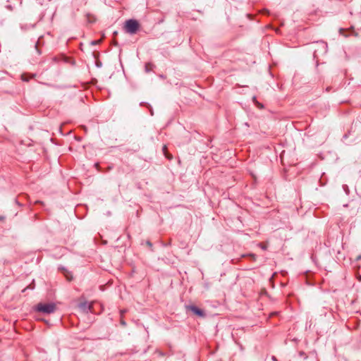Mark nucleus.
Instances as JSON below:
<instances>
[{"label": "nucleus", "mask_w": 361, "mask_h": 361, "mask_svg": "<svg viewBox=\"0 0 361 361\" xmlns=\"http://www.w3.org/2000/svg\"><path fill=\"white\" fill-rule=\"evenodd\" d=\"M139 27L140 25L136 20L130 19L126 21L124 30L127 33L134 35L137 32Z\"/></svg>", "instance_id": "1"}, {"label": "nucleus", "mask_w": 361, "mask_h": 361, "mask_svg": "<svg viewBox=\"0 0 361 361\" xmlns=\"http://www.w3.org/2000/svg\"><path fill=\"white\" fill-rule=\"evenodd\" d=\"M35 310L40 312L51 314L56 310V305L54 303H39Z\"/></svg>", "instance_id": "2"}, {"label": "nucleus", "mask_w": 361, "mask_h": 361, "mask_svg": "<svg viewBox=\"0 0 361 361\" xmlns=\"http://www.w3.org/2000/svg\"><path fill=\"white\" fill-rule=\"evenodd\" d=\"M188 308L191 310L194 314L200 316V317H204V313L203 312V311L199 308H197V307L195 306H189L188 307Z\"/></svg>", "instance_id": "3"}, {"label": "nucleus", "mask_w": 361, "mask_h": 361, "mask_svg": "<svg viewBox=\"0 0 361 361\" xmlns=\"http://www.w3.org/2000/svg\"><path fill=\"white\" fill-rule=\"evenodd\" d=\"M153 67H154L153 64H152L150 63H147L145 65V71H146V72H149V71H152Z\"/></svg>", "instance_id": "4"}, {"label": "nucleus", "mask_w": 361, "mask_h": 361, "mask_svg": "<svg viewBox=\"0 0 361 361\" xmlns=\"http://www.w3.org/2000/svg\"><path fill=\"white\" fill-rule=\"evenodd\" d=\"M252 99H253V102L257 105V106L259 109H263V107H264L263 105L257 101L255 97H254Z\"/></svg>", "instance_id": "5"}, {"label": "nucleus", "mask_w": 361, "mask_h": 361, "mask_svg": "<svg viewBox=\"0 0 361 361\" xmlns=\"http://www.w3.org/2000/svg\"><path fill=\"white\" fill-rule=\"evenodd\" d=\"M21 78L23 81H28L30 79L29 78L27 77V75L25 74H23L21 76Z\"/></svg>", "instance_id": "6"}, {"label": "nucleus", "mask_w": 361, "mask_h": 361, "mask_svg": "<svg viewBox=\"0 0 361 361\" xmlns=\"http://www.w3.org/2000/svg\"><path fill=\"white\" fill-rule=\"evenodd\" d=\"M259 246L262 250H267V246L266 245H264V244H262V243L259 244Z\"/></svg>", "instance_id": "7"}, {"label": "nucleus", "mask_w": 361, "mask_h": 361, "mask_svg": "<svg viewBox=\"0 0 361 361\" xmlns=\"http://www.w3.org/2000/svg\"><path fill=\"white\" fill-rule=\"evenodd\" d=\"M163 152H164L165 155L169 158V159H171V157H168L166 153V145H164L163 146Z\"/></svg>", "instance_id": "8"}, {"label": "nucleus", "mask_w": 361, "mask_h": 361, "mask_svg": "<svg viewBox=\"0 0 361 361\" xmlns=\"http://www.w3.org/2000/svg\"><path fill=\"white\" fill-rule=\"evenodd\" d=\"M300 356H304V359H306L307 357L305 355V353L303 352H300Z\"/></svg>", "instance_id": "9"}, {"label": "nucleus", "mask_w": 361, "mask_h": 361, "mask_svg": "<svg viewBox=\"0 0 361 361\" xmlns=\"http://www.w3.org/2000/svg\"><path fill=\"white\" fill-rule=\"evenodd\" d=\"M99 42H100V40H99V41H92V42H91V44H97L99 43Z\"/></svg>", "instance_id": "10"}, {"label": "nucleus", "mask_w": 361, "mask_h": 361, "mask_svg": "<svg viewBox=\"0 0 361 361\" xmlns=\"http://www.w3.org/2000/svg\"><path fill=\"white\" fill-rule=\"evenodd\" d=\"M121 323L123 326H126V322L124 321H123V320H121Z\"/></svg>", "instance_id": "11"}, {"label": "nucleus", "mask_w": 361, "mask_h": 361, "mask_svg": "<svg viewBox=\"0 0 361 361\" xmlns=\"http://www.w3.org/2000/svg\"><path fill=\"white\" fill-rule=\"evenodd\" d=\"M125 312H126V310H122L121 311V314H123Z\"/></svg>", "instance_id": "12"}, {"label": "nucleus", "mask_w": 361, "mask_h": 361, "mask_svg": "<svg viewBox=\"0 0 361 361\" xmlns=\"http://www.w3.org/2000/svg\"><path fill=\"white\" fill-rule=\"evenodd\" d=\"M251 256H252L253 258H255V255H251Z\"/></svg>", "instance_id": "13"}]
</instances>
